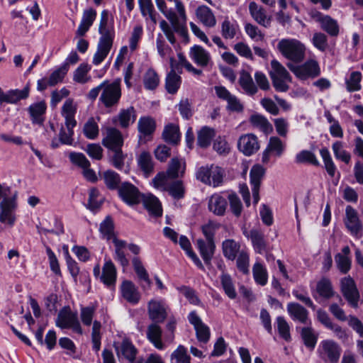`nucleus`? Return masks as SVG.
<instances>
[{
    "mask_svg": "<svg viewBox=\"0 0 363 363\" xmlns=\"http://www.w3.org/2000/svg\"><path fill=\"white\" fill-rule=\"evenodd\" d=\"M158 9L169 21L170 25L164 20L160 22V28L164 33L168 41L172 44L176 43L174 33H177L185 43L189 42L188 30L186 27V15L184 20L181 17L177 11L169 9L164 0H155Z\"/></svg>",
    "mask_w": 363,
    "mask_h": 363,
    "instance_id": "f257e3e1",
    "label": "nucleus"
},
{
    "mask_svg": "<svg viewBox=\"0 0 363 363\" xmlns=\"http://www.w3.org/2000/svg\"><path fill=\"white\" fill-rule=\"evenodd\" d=\"M101 37L97 45V50L93 57V63L98 65L101 63L108 55L114 38L113 25L108 22V11H102L99 26Z\"/></svg>",
    "mask_w": 363,
    "mask_h": 363,
    "instance_id": "f03ea898",
    "label": "nucleus"
},
{
    "mask_svg": "<svg viewBox=\"0 0 363 363\" xmlns=\"http://www.w3.org/2000/svg\"><path fill=\"white\" fill-rule=\"evenodd\" d=\"M17 191L12 192L11 187L0 184V198H2L0 202V222L10 225L14 224L16 218L13 212L17 207Z\"/></svg>",
    "mask_w": 363,
    "mask_h": 363,
    "instance_id": "7ed1b4c3",
    "label": "nucleus"
},
{
    "mask_svg": "<svg viewBox=\"0 0 363 363\" xmlns=\"http://www.w3.org/2000/svg\"><path fill=\"white\" fill-rule=\"evenodd\" d=\"M277 48L284 57L294 62H301L305 57V45L296 39H281Z\"/></svg>",
    "mask_w": 363,
    "mask_h": 363,
    "instance_id": "20e7f679",
    "label": "nucleus"
},
{
    "mask_svg": "<svg viewBox=\"0 0 363 363\" xmlns=\"http://www.w3.org/2000/svg\"><path fill=\"white\" fill-rule=\"evenodd\" d=\"M286 66L301 80L313 79L320 74V66L314 60H309L301 65H295L291 62H288Z\"/></svg>",
    "mask_w": 363,
    "mask_h": 363,
    "instance_id": "39448f33",
    "label": "nucleus"
},
{
    "mask_svg": "<svg viewBox=\"0 0 363 363\" xmlns=\"http://www.w3.org/2000/svg\"><path fill=\"white\" fill-rule=\"evenodd\" d=\"M55 325L62 329L71 328L79 335L83 333L77 313H73L69 306H65L60 311Z\"/></svg>",
    "mask_w": 363,
    "mask_h": 363,
    "instance_id": "423d86ee",
    "label": "nucleus"
},
{
    "mask_svg": "<svg viewBox=\"0 0 363 363\" xmlns=\"http://www.w3.org/2000/svg\"><path fill=\"white\" fill-rule=\"evenodd\" d=\"M317 352L325 363H338L342 349L334 340H325L320 342Z\"/></svg>",
    "mask_w": 363,
    "mask_h": 363,
    "instance_id": "0eeeda50",
    "label": "nucleus"
},
{
    "mask_svg": "<svg viewBox=\"0 0 363 363\" xmlns=\"http://www.w3.org/2000/svg\"><path fill=\"white\" fill-rule=\"evenodd\" d=\"M105 82L106 84L103 86L99 101L105 107L109 108L116 105L121 96L120 80H116L112 83Z\"/></svg>",
    "mask_w": 363,
    "mask_h": 363,
    "instance_id": "6e6552de",
    "label": "nucleus"
},
{
    "mask_svg": "<svg viewBox=\"0 0 363 363\" xmlns=\"http://www.w3.org/2000/svg\"><path fill=\"white\" fill-rule=\"evenodd\" d=\"M344 223L350 234L359 239L363 235V224L359 220L357 211L351 206L345 208Z\"/></svg>",
    "mask_w": 363,
    "mask_h": 363,
    "instance_id": "1a4fd4ad",
    "label": "nucleus"
},
{
    "mask_svg": "<svg viewBox=\"0 0 363 363\" xmlns=\"http://www.w3.org/2000/svg\"><path fill=\"white\" fill-rule=\"evenodd\" d=\"M340 290L349 304L353 308H357L360 297L359 292L354 280L350 276L341 279Z\"/></svg>",
    "mask_w": 363,
    "mask_h": 363,
    "instance_id": "9d476101",
    "label": "nucleus"
},
{
    "mask_svg": "<svg viewBox=\"0 0 363 363\" xmlns=\"http://www.w3.org/2000/svg\"><path fill=\"white\" fill-rule=\"evenodd\" d=\"M286 144L278 136H272L269 138L267 147L262 155V162L267 164L270 160V157L274 155L280 157L285 151Z\"/></svg>",
    "mask_w": 363,
    "mask_h": 363,
    "instance_id": "9b49d317",
    "label": "nucleus"
},
{
    "mask_svg": "<svg viewBox=\"0 0 363 363\" xmlns=\"http://www.w3.org/2000/svg\"><path fill=\"white\" fill-rule=\"evenodd\" d=\"M216 96L227 102L226 108L232 112H242L244 107L238 97L232 94L225 86H216L214 87Z\"/></svg>",
    "mask_w": 363,
    "mask_h": 363,
    "instance_id": "f8f14e48",
    "label": "nucleus"
},
{
    "mask_svg": "<svg viewBox=\"0 0 363 363\" xmlns=\"http://www.w3.org/2000/svg\"><path fill=\"white\" fill-rule=\"evenodd\" d=\"M257 137L252 133L242 135L238 141V148L245 156H250L259 149Z\"/></svg>",
    "mask_w": 363,
    "mask_h": 363,
    "instance_id": "ddd939ff",
    "label": "nucleus"
},
{
    "mask_svg": "<svg viewBox=\"0 0 363 363\" xmlns=\"http://www.w3.org/2000/svg\"><path fill=\"white\" fill-rule=\"evenodd\" d=\"M118 194L127 204L135 205L140 203L141 195L136 186L129 182H123L118 188Z\"/></svg>",
    "mask_w": 363,
    "mask_h": 363,
    "instance_id": "4468645a",
    "label": "nucleus"
},
{
    "mask_svg": "<svg viewBox=\"0 0 363 363\" xmlns=\"http://www.w3.org/2000/svg\"><path fill=\"white\" fill-rule=\"evenodd\" d=\"M101 143L105 147L111 151L119 150L123 145V138L118 129L108 127L106 130V135Z\"/></svg>",
    "mask_w": 363,
    "mask_h": 363,
    "instance_id": "2eb2a0df",
    "label": "nucleus"
},
{
    "mask_svg": "<svg viewBox=\"0 0 363 363\" xmlns=\"http://www.w3.org/2000/svg\"><path fill=\"white\" fill-rule=\"evenodd\" d=\"M188 320L194 325L198 340L206 343L209 340L211 335L208 326L202 322L196 311H191L189 313Z\"/></svg>",
    "mask_w": 363,
    "mask_h": 363,
    "instance_id": "dca6fc26",
    "label": "nucleus"
},
{
    "mask_svg": "<svg viewBox=\"0 0 363 363\" xmlns=\"http://www.w3.org/2000/svg\"><path fill=\"white\" fill-rule=\"evenodd\" d=\"M243 234L251 240L255 252L261 255L267 252L268 244L262 231L257 229H252L250 231L245 230Z\"/></svg>",
    "mask_w": 363,
    "mask_h": 363,
    "instance_id": "f3484780",
    "label": "nucleus"
},
{
    "mask_svg": "<svg viewBox=\"0 0 363 363\" xmlns=\"http://www.w3.org/2000/svg\"><path fill=\"white\" fill-rule=\"evenodd\" d=\"M265 169L259 164L254 165L250 169V178L252 185V192L254 203H257L259 200V191L261 181L264 177Z\"/></svg>",
    "mask_w": 363,
    "mask_h": 363,
    "instance_id": "a211bd4d",
    "label": "nucleus"
},
{
    "mask_svg": "<svg viewBox=\"0 0 363 363\" xmlns=\"http://www.w3.org/2000/svg\"><path fill=\"white\" fill-rule=\"evenodd\" d=\"M114 347L119 359L125 358L130 362L133 363L137 350L129 340L124 339L121 343H115Z\"/></svg>",
    "mask_w": 363,
    "mask_h": 363,
    "instance_id": "6ab92c4d",
    "label": "nucleus"
},
{
    "mask_svg": "<svg viewBox=\"0 0 363 363\" xmlns=\"http://www.w3.org/2000/svg\"><path fill=\"white\" fill-rule=\"evenodd\" d=\"M196 247L205 264L210 265L216 251L214 240L199 238L196 240Z\"/></svg>",
    "mask_w": 363,
    "mask_h": 363,
    "instance_id": "aec40b11",
    "label": "nucleus"
},
{
    "mask_svg": "<svg viewBox=\"0 0 363 363\" xmlns=\"http://www.w3.org/2000/svg\"><path fill=\"white\" fill-rule=\"evenodd\" d=\"M287 312L292 320L298 321L302 324L309 322L308 311L298 303L290 302L286 306Z\"/></svg>",
    "mask_w": 363,
    "mask_h": 363,
    "instance_id": "412c9836",
    "label": "nucleus"
},
{
    "mask_svg": "<svg viewBox=\"0 0 363 363\" xmlns=\"http://www.w3.org/2000/svg\"><path fill=\"white\" fill-rule=\"evenodd\" d=\"M150 318L155 323H162L167 318V311L161 301L152 300L148 303Z\"/></svg>",
    "mask_w": 363,
    "mask_h": 363,
    "instance_id": "4be33fe9",
    "label": "nucleus"
},
{
    "mask_svg": "<svg viewBox=\"0 0 363 363\" xmlns=\"http://www.w3.org/2000/svg\"><path fill=\"white\" fill-rule=\"evenodd\" d=\"M132 264L139 280L144 282V284H141L142 289L144 291L149 290L151 287L152 282L142 261L139 257H134L132 259Z\"/></svg>",
    "mask_w": 363,
    "mask_h": 363,
    "instance_id": "5701e85b",
    "label": "nucleus"
},
{
    "mask_svg": "<svg viewBox=\"0 0 363 363\" xmlns=\"http://www.w3.org/2000/svg\"><path fill=\"white\" fill-rule=\"evenodd\" d=\"M46 109L47 105L44 101L34 103L28 107V111L33 123L43 125Z\"/></svg>",
    "mask_w": 363,
    "mask_h": 363,
    "instance_id": "b1692460",
    "label": "nucleus"
},
{
    "mask_svg": "<svg viewBox=\"0 0 363 363\" xmlns=\"http://www.w3.org/2000/svg\"><path fill=\"white\" fill-rule=\"evenodd\" d=\"M77 125H65L67 130L62 126L59 133V139L54 138L51 143V147L52 148H57L60 144L71 145L73 143L74 138V130L73 128Z\"/></svg>",
    "mask_w": 363,
    "mask_h": 363,
    "instance_id": "393cba45",
    "label": "nucleus"
},
{
    "mask_svg": "<svg viewBox=\"0 0 363 363\" xmlns=\"http://www.w3.org/2000/svg\"><path fill=\"white\" fill-rule=\"evenodd\" d=\"M123 297L129 303L136 304L139 302L140 294L135 285L130 281H124L121 285Z\"/></svg>",
    "mask_w": 363,
    "mask_h": 363,
    "instance_id": "a878e982",
    "label": "nucleus"
},
{
    "mask_svg": "<svg viewBox=\"0 0 363 363\" xmlns=\"http://www.w3.org/2000/svg\"><path fill=\"white\" fill-rule=\"evenodd\" d=\"M350 249L345 246L342 249V252L335 256V263L342 274H347L351 269L352 260L350 257Z\"/></svg>",
    "mask_w": 363,
    "mask_h": 363,
    "instance_id": "bb28decb",
    "label": "nucleus"
},
{
    "mask_svg": "<svg viewBox=\"0 0 363 363\" xmlns=\"http://www.w3.org/2000/svg\"><path fill=\"white\" fill-rule=\"evenodd\" d=\"M186 162L184 160L173 157L169 161L167 174L171 179L182 177L185 173Z\"/></svg>",
    "mask_w": 363,
    "mask_h": 363,
    "instance_id": "cd10ccee",
    "label": "nucleus"
},
{
    "mask_svg": "<svg viewBox=\"0 0 363 363\" xmlns=\"http://www.w3.org/2000/svg\"><path fill=\"white\" fill-rule=\"evenodd\" d=\"M101 281L108 287L114 286L116 281V269L109 260L105 262L100 276Z\"/></svg>",
    "mask_w": 363,
    "mask_h": 363,
    "instance_id": "c85d7f7f",
    "label": "nucleus"
},
{
    "mask_svg": "<svg viewBox=\"0 0 363 363\" xmlns=\"http://www.w3.org/2000/svg\"><path fill=\"white\" fill-rule=\"evenodd\" d=\"M147 337L149 341L158 350H164V344L162 341V329L158 323L150 324L147 329Z\"/></svg>",
    "mask_w": 363,
    "mask_h": 363,
    "instance_id": "c756f323",
    "label": "nucleus"
},
{
    "mask_svg": "<svg viewBox=\"0 0 363 363\" xmlns=\"http://www.w3.org/2000/svg\"><path fill=\"white\" fill-rule=\"evenodd\" d=\"M190 56L201 67H206L211 61L209 52L200 45H194L191 48Z\"/></svg>",
    "mask_w": 363,
    "mask_h": 363,
    "instance_id": "7c9ffc66",
    "label": "nucleus"
},
{
    "mask_svg": "<svg viewBox=\"0 0 363 363\" xmlns=\"http://www.w3.org/2000/svg\"><path fill=\"white\" fill-rule=\"evenodd\" d=\"M138 165L146 177L154 172V162L149 152L143 151L137 158Z\"/></svg>",
    "mask_w": 363,
    "mask_h": 363,
    "instance_id": "2f4dec72",
    "label": "nucleus"
},
{
    "mask_svg": "<svg viewBox=\"0 0 363 363\" xmlns=\"http://www.w3.org/2000/svg\"><path fill=\"white\" fill-rule=\"evenodd\" d=\"M223 256L231 261L235 259L240 250V244L233 239H227L222 242Z\"/></svg>",
    "mask_w": 363,
    "mask_h": 363,
    "instance_id": "473e14b6",
    "label": "nucleus"
},
{
    "mask_svg": "<svg viewBox=\"0 0 363 363\" xmlns=\"http://www.w3.org/2000/svg\"><path fill=\"white\" fill-rule=\"evenodd\" d=\"M249 11L254 20L264 27H268L270 24V18H267L265 10L258 6L255 2H250L249 4Z\"/></svg>",
    "mask_w": 363,
    "mask_h": 363,
    "instance_id": "72a5a7b5",
    "label": "nucleus"
},
{
    "mask_svg": "<svg viewBox=\"0 0 363 363\" xmlns=\"http://www.w3.org/2000/svg\"><path fill=\"white\" fill-rule=\"evenodd\" d=\"M238 83L245 93L248 95L253 96L258 91L257 87L253 82L252 76L245 70H242L240 72Z\"/></svg>",
    "mask_w": 363,
    "mask_h": 363,
    "instance_id": "f704fd0d",
    "label": "nucleus"
},
{
    "mask_svg": "<svg viewBox=\"0 0 363 363\" xmlns=\"http://www.w3.org/2000/svg\"><path fill=\"white\" fill-rule=\"evenodd\" d=\"M96 17V11L90 8L84 11L82 21L77 28V34L83 36L93 24Z\"/></svg>",
    "mask_w": 363,
    "mask_h": 363,
    "instance_id": "c9c22d12",
    "label": "nucleus"
},
{
    "mask_svg": "<svg viewBox=\"0 0 363 363\" xmlns=\"http://www.w3.org/2000/svg\"><path fill=\"white\" fill-rule=\"evenodd\" d=\"M227 205L226 199L219 194H213L208 201L209 210L218 216L224 215Z\"/></svg>",
    "mask_w": 363,
    "mask_h": 363,
    "instance_id": "e433bc0d",
    "label": "nucleus"
},
{
    "mask_svg": "<svg viewBox=\"0 0 363 363\" xmlns=\"http://www.w3.org/2000/svg\"><path fill=\"white\" fill-rule=\"evenodd\" d=\"M77 112V106L72 99H67L62 107V115L65 118V125H77L74 115Z\"/></svg>",
    "mask_w": 363,
    "mask_h": 363,
    "instance_id": "4c0bfd02",
    "label": "nucleus"
},
{
    "mask_svg": "<svg viewBox=\"0 0 363 363\" xmlns=\"http://www.w3.org/2000/svg\"><path fill=\"white\" fill-rule=\"evenodd\" d=\"M196 15L201 22L207 27H213L216 23L212 11L206 6H199L196 10Z\"/></svg>",
    "mask_w": 363,
    "mask_h": 363,
    "instance_id": "58836bf2",
    "label": "nucleus"
},
{
    "mask_svg": "<svg viewBox=\"0 0 363 363\" xmlns=\"http://www.w3.org/2000/svg\"><path fill=\"white\" fill-rule=\"evenodd\" d=\"M135 119V109L133 106H130L127 109L121 110L118 116L113 119V122L115 123L116 121H118L120 126L123 128H126L133 123Z\"/></svg>",
    "mask_w": 363,
    "mask_h": 363,
    "instance_id": "ea45409f",
    "label": "nucleus"
},
{
    "mask_svg": "<svg viewBox=\"0 0 363 363\" xmlns=\"http://www.w3.org/2000/svg\"><path fill=\"white\" fill-rule=\"evenodd\" d=\"M100 120L99 117L89 118L83 126V134L89 140H95L99 135V128L98 121Z\"/></svg>",
    "mask_w": 363,
    "mask_h": 363,
    "instance_id": "a19ab883",
    "label": "nucleus"
},
{
    "mask_svg": "<svg viewBox=\"0 0 363 363\" xmlns=\"http://www.w3.org/2000/svg\"><path fill=\"white\" fill-rule=\"evenodd\" d=\"M143 202L145 208L148 211L150 214L155 217H160L162 216V209L161 203L157 197L153 195L145 196Z\"/></svg>",
    "mask_w": 363,
    "mask_h": 363,
    "instance_id": "79ce46f5",
    "label": "nucleus"
},
{
    "mask_svg": "<svg viewBox=\"0 0 363 363\" xmlns=\"http://www.w3.org/2000/svg\"><path fill=\"white\" fill-rule=\"evenodd\" d=\"M218 166L215 165H206L199 167L196 173V177L201 182L208 185L211 184V179L208 177V174L212 173L214 177V179L216 181L218 177Z\"/></svg>",
    "mask_w": 363,
    "mask_h": 363,
    "instance_id": "37998d69",
    "label": "nucleus"
},
{
    "mask_svg": "<svg viewBox=\"0 0 363 363\" xmlns=\"http://www.w3.org/2000/svg\"><path fill=\"white\" fill-rule=\"evenodd\" d=\"M318 21L321 28L331 36H337L339 33V26L336 20L329 16H321Z\"/></svg>",
    "mask_w": 363,
    "mask_h": 363,
    "instance_id": "c03bdc74",
    "label": "nucleus"
},
{
    "mask_svg": "<svg viewBox=\"0 0 363 363\" xmlns=\"http://www.w3.org/2000/svg\"><path fill=\"white\" fill-rule=\"evenodd\" d=\"M182 78L174 69L167 74L165 79V88L169 94H176L181 85Z\"/></svg>",
    "mask_w": 363,
    "mask_h": 363,
    "instance_id": "a18cd8bd",
    "label": "nucleus"
},
{
    "mask_svg": "<svg viewBox=\"0 0 363 363\" xmlns=\"http://www.w3.org/2000/svg\"><path fill=\"white\" fill-rule=\"evenodd\" d=\"M140 10L143 17L149 18L154 23H157V13L155 11L152 0H138Z\"/></svg>",
    "mask_w": 363,
    "mask_h": 363,
    "instance_id": "49530a36",
    "label": "nucleus"
},
{
    "mask_svg": "<svg viewBox=\"0 0 363 363\" xmlns=\"http://www.w3.org/2000/svg\"><path fill=\"white\" fill-rule=\"evenodd\" d=\"M30 93V85L27 84L22 90L11 89L7 91L6 103L16 104L21 99L28 97Z\"/></svg>",
    "mask_w": 363,
    "mask_h": 363,
    "instance_id": "de8ad7c7",
    "label": "nucleus"
},
{
    "mask_svg": "<svg viewBox=\"0 0 363 363\" xmlns=\"http://www.w3.org/2000/svg\"><path fill=\"white\" fill-rule=\"evenodd\" d=\"M239 26L235 21H231L228 18L221 23L220 33L225 39H233L237 34Z\"/></svg>",
    "mask_w": 363,
    "mask_h": 363,
    "instance_id": "09e8293b",
    "label": "nucleus"
},
{
    "mask_svg": "<svg viewBox=\"0 0 363 363\" xmlns=\"http://www.w3.org/2000/svg\"><path fill=\"white\" fill-rule=\"evenodd\" d=\"M220 284L226 296L230 299H235L237 297V292L231 277L225 273H222L220 276Z\"/></svg>",
    "mask_w": 363,
    "mask_h": 363,
    "instance_id": "8fccbe9b",
    "label": "nucleus"
},
{
    "mask_svg": "<svg viewBox=\"0 0 363 363\" xmlns=\"http://www.w3.org/2000/svg\"><path fill=\"white\" fill-rule=\"evenodd\" d=\"M250 121L252 125L265 133L272 131V125L264 116L259 114H254L250 116Z\"/></svg>",
    "mask_w": 363,
    "mask_h": 363,
    "instance_id": "3c124183",
    "label": "nucleus"
},
{
    "mask_svg": "<svg viewBox=\"0 0 363 363\" xmlns=\"http://www.w3.org/2000/svg\"><path fill=\"white\" fill-rule=\"evenodd\" d=\"M214 135L215 131L213 128L207 126L203 127L198 133V145L203 148L207 147L210 145Z\"/></svg>",
    "mask_w": 363,
    "mask_h": 363,
    "instance_id": "603ef678",
    "label": "nucleus"
},
{
    "mask_svg": "<svg viewBox=\"0 0 363 363\" xmlns=\"http://www.w3.org/2000/svg\"><path fill=\"white\" fill-rule=\"evenodd\" d=\"M143 84L147 90H154L158 86L160 77L155 69L150 68L147 70L143 76Z\"/></svg>",
    "mask_w": 363,
    "mask_h": 363,
    "instance_id": "864d4df0",
    "label": "nucleus"
},
{
    "mask_svg": "<svg viewBox=\"0 0 363 363\" xmlns=\"http://www.w3.org/2000/svg\"><path fill=\"white\" fill-rule=\"evenodd\" d=\"M103 199L101 198L99 191L96 188H91L89 193V199L86 208L91 211H96L101 208Z\"/></svg>",
    "mask_w": 363,
    "mask_h": 363,
    "instance_id": "5fc2aeb1",
    "label": "nucleus"
},
{
    "mask_svg": "<svg viewBox=\"0 0 363 363\" xmlns=\"http://www.w3.org/2000/svg\"><path fill=\"white\" fill-rule=\"evenodd\" d=\"M301 336L306 347L311 350L314 349L318 340V336L315 334L311 327L303 328L301 331Z\"/></svg>",
    "mask_w": 363,
    "mask_h": 363,
    "instance_id": "6e6d98bb",
    "label": "nucleus"
},
{
    "mask_svg": "<svg viewBox=\"0 0 363 363\" xmlns=\"http://www.w3.org/2000/svg\"><path fill=\"white\" fill-rule=\"evenodd\" d=\"M162 135L165 141L177 144L180 138L179 126L174 124L166 125Z\"/></svg>",
    "mask_w": 363,
    "mask_h": 363,
    "instance_id": "4d7b16f0",
    "label": "nucleus"
},
{
    "mask_svg": "<svg viewBox=\"0 0 363 363\" xmlns=\"http://www.w3.org/2000/svg\"><path fill=\"white\" fill-rule=\"evenodd\" d=\"M103 178L108 189L111 190L118 189L121 182V178L118 173L113 170H107L104 172Z\"/></svg>",
    "mask_w": 363,
    "mask_h": 363,
    "instance_id": "13d9d810",
    "label": "nucleus"
},
{
    "mask_svg": "<svg viewBox=\"0 0 363 363\" xmlns=\"http://www.w3.org/2000/svg\"><path fill=\"white\" fill-rule=\"evenodd\" d=\"M166 191H168L169 195L174 199L177 200L184 198L185 194V187L183 182L181 180H176L170 183Z\"/></svg>",
    "mask_w": 363,
    "mask_h": 363,
    "instance_id": "bf43d9fd",
    "label": "nucleus"
},
{
    "mask_svg": "<svg viewBox=\"0 0 363 363\" xmlns=\"http://www.w3.org/2000/svg\"><path fill=\"white\" fill-rule=\"evenodd\" d=\"M316 291L320 296L325 298H330L334 294L330 281L325 278L317 283Z\"/></svg>",
    "mask_w": 363,
    "mask_h": 363,
    "instance_id": "052dcab7",
    "label": "nucleus"
},
{
    "mask_svg": "<svg viewBox=\"0 0 363 363\" xmlns=\"http://www.w3.org/2000/svg\"><path fill=\"white\" fill-rule=\"evenodd\" d=\"M252 273L254 279L257 284L261 286L266 285L268 278L267 272L261 263L257 262L254 264Z\"/></svg>",
    "mask_w": 363,
    "mask_h": 363,
    "instance_id": "680f3d73",
    "label": "nucleus"
},
{
    "mask_svg": "<svg viewBox=\"0 0 363 363\" xmlns=\"http://www.w3.org/2000/svg\"><path fill=\"white\" fill-rule=\"evenodd\" d=\"M191 357L187 354L186 349L179 345L171 354V363H191Z\"/></svg>",
    "mask_w": 363,
    "mask_h": 363,
    "instance_id": "e2e57ef3",
    "label": "nucleus"
},
{
    "mask_svg": "<svg viewBox=\"0 0 363 363\" xmlns=\"http://www.w3.org/2000/svg\"><path fill=\"white\" fill-rule=\"evenodd\" d=\"M335 157L345 164H349L351 160L350 153L343 149L342 143L340 141L334 143L332 145Z\"/></svg>",
    "mask_w": 363,
    "mask_h": 363,
    "instance_id": "0e129e2a",
    "label": "nucleus"
},
{
    "mask_svg": "<svg viewBox=\"0 0 363 363\" xmlns=\"http://www.w3.org/2000/svg\"><path fill=\"white\" fill-rule=\"evenodd\" d=\"M320 154L323 158L326 172L331 177H333L335 174L336 167L333 161L329 150L327 148H322L320 150Z\"/></svg>",
    "mask_w": 363,
    "mask_h": 363,
    "instance_id": "69168bd1",
    "label": "nucleus"
},
{
    "mask_svg": "<svg viewBox=\"0 0 363 363\" xmlns=\"http://www.w3.org/2000/svg\"><path fill=\"white\" fill-rule=\"evenodd\" d=\"M272 71L270 72L271 77L284 78L291 81V77L290 76L286 68L279 63L277 60H272L271 62Z\"/></svg>",
    "mask_w": 363,
    "mask_h": 363,
    "instance_id": "338daca9",
    "label": "nucleus"
},
{
    "mask_svg": "<svg viewBox=\"0 0 363 363\" xmlns=\"http://www.w3.org/2000/svg\"><path fill=\"white\" fill-rule=\"evenodd\" d=\"M155 128V121L149 117L141 118L138 121V130L145 135L152 133Z\"/></svg>",
    "mask_w": 363,
    "mask_h": 363,
    "instance_id": "774afa93",
    "label": "nucleus"
}]
</instances>
